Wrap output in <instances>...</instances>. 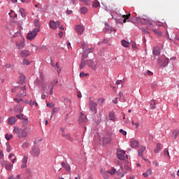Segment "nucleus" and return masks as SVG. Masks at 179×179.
Listing matches in <instances>:
<instances>
[{"mask_svg":"<svg viewBox=\"0 0 179 179\" xmlns=\"http://www.w3.org/2000/svg\"><path fill=\"white\" fill-rule=\"evenodd\" d=\"M55 87V85H52V87L49 86L48 88L50 90L49 94L50 95H52L53 94V89Z\"/></svg>","mask_w":179,"mask_h":179,"instance_id":"a19ab883","label":"nucleus"},{"mask_svg":"<svg viewBox=\"0 0 179 179\" xmlns=\"http://www.w3.org/2000/svg\"><path fill=\"white\" fill-rule=\"evenodd\" d=\"M40 32L39 29H34L32 31H29L27 34V38L30 41H33L36 36L38 35V33Z\"/></svg>","mask_w":179,"mask_h":179,"instance_id":"7ed1b4c3","label":"nucleus"},{"mask_svg":"<svg viewBox=\"0 0 179 179\" xmlns=\"http://www.w3.org/2000/svg\"><path fill=\"white\" fill-rule=\"evenodd\" d=\"M62 166L66 169V171L71 172V168L69 164H66L65 162H62Z\"/></svg>","mask_w":179,"mask_h":179,"instance_id":"2eb2a0df","label":"nucleus"},{"mask_svg":"<svg viewBox=\"0 0 179 179\" xmlns=\"http://www.w3.org/2000/svg\"><path fill=\"white\" fill-rule=\"evenodd\" d=\"M143 20H144L145 23L147 24H152V21L149 18H143Z\"/></svg>","mask_w":179,"mask_h":179,"instance_id":"bb28decb","label":"nucleus"},{"mask_svg":"<svg viewBox=\"0 0 179 179\" xmlns=\"http://www.w3.org/2000/svg\"><path fill=\"white\" fill-rule=\"evenodd\" d=\"M31 55V52L29 50H23L20 52L21 57H27Z\"/></svg>","mask_w":179,"mask_h":179,"instance_id":"9d476101","label":"nucleus"},{"mask_svg":"<svg viewBox=\"0 0 179 179\" xmlns=\"http://www.w3.org/2000/svg\"><path fill=\"white\" fill-rule=\"evenodd\" d=\"M152 53L155 55H159L160 54V50L159 48H154L152 50Z\"/></svg>","mask_w":179,"mask_h":179,"instance_id":"c85d7f7f","label":"nucleus"},{"mask_svg":"<svg viewBox=\"0 0 179 179\" xmlns=\"http://www.w3.org/2000/svg\"><path fill=\"white\" fill-rule=\"evenodd\" d=\"M178 134H179V130H173V135L174 136L175 138L178 137Z\"/></svg>","mask_w":179,"mask_h":179,"instance_id":"ea45409f","label":"nucleus"},{"mask_svg":"<svg viewBox=\"0 0 179 179\" xmlns=\"http://www.w3.org/2000/svg\"><path fill=\"white\" fill-rule=\"evenodd\" d=\"M85 65H87V60L83 61V59H82L81 63L80 64V69H83Z\"/></svg>","mask_w":179,"mask_h":179,"instance_id":"b1692460","label":"nucleus"},{"mask_svg":"<svg viewBox=\"0 0 179 179\" xmlns=\"http://www.w3.org/2000/svg\"><path fill=\"white\" fill-rule=\"evenodd\" d=\"M169 63V58L164 57V58H159L158 59V64H159V65L161 66H167Z\"/></svg>","mask_w":179,"mask_h":179,"instance_id":"39448f33","label":"nucleus"},{"mask_svg":"<svg viewBox=\"0 0 179 179\" xmlns=\"http://www.w3.org/2000/svg\"><path fill=\"white\" fill-rule=\"evenodd\" d=\"M122 46L125 47V48H128L129 45V43L126 41L125 40H122Z\"/></svg>","mask_w":179,"mask_h":179,"instance_id":"2f4dec72","label":"nucleus"},{"mask_svg":"<svg viewBox=\"0 0 179 179\" xmlns=\"http://www.w3.org/2000/svg\"><path fill=\"white\" fill-rule=\"evenodd\" d=\"M23 65H30V62L27 59H23Z\"/></svg>","mask_w":179,"mask_h":179,"instance_id":"8fccbe9b","label":"nucleus"},{"mask_svg":"<svg viewBox=\"0 0 179 179\" xmlns=\"http://www.w3.org/2000/svg\"><path fill=\"white\" fill-rule=\"evenodd\" d=\"M121 83H122V80H117V82H116V85H120Z\"/></svg>","mask_w":179,"mask_h":179,"instance_id":"680f3d73","label":"nucleus"},{"mask_svg":"<svg viewBox=\"0 0 179 179\" xmlns=\"http://www.w3.org/2000/svg\"><path fill=\"white\" fill-rule=\"evenodd\" d=\"M130 16H131V14L122 15L124 20H123V22H121V23H122V24L126 23L127 21L129 19Z\"/></svg>","mask_w":179,"mask_h":179,"instance_id":"a878e982","label":"nucleus"},{"mask_svg":"<svg viewBox=\"0 0 179 179\" xmlns=\"http://www.w3.org/2000/svg\"><path fill=\"white\" fill-rule=\"evenodd\" d=\"M117 157L120 160H124L125 158V152L121 150H117Z\"/></svg>","mask_w":179,"mask_h":179,"instance_id":"0eeeda50","label":"nucleus"},{"mask_svg":"<svg viewBox=\"0 0 179 179\" xmlns=\"http://www.w3.org/2000/svg\"><path fill=\"white\" fill-rule=\"evenodd\" d=\"M132 48L135 50L136 48V43L135 42H132Z\"/></svg>","mask_w":179,"mask_h":179,"instance_id":"052dcab7","label":"nucleus"},{"mask_svg":"<svg viewBox=\"0 0 179 179\" xmlns=\"http://www.w3.org/2000/svg\"><path fill=\"white\" fill-rule=\"evenodd\" d=\"M24 80H25V77L24 76H22L20 77V84L22 85H23L24 84Z\"/></svg>","mask_w":179,"mask_h":179,"instance_id":"a18cd8bd","label":"nucleus"},{"mask_svg":"<svg viewBox=\"0 0 179 179\" xmlns=\"http://www.w3.org/2000/svg\"><path fill=\"white\" fill-rule=\"evenodd\" d=\"M29 123L28 118H23L22 119V126L26 127Z\"/></svg>","mask_w":179,"mask_h":179,"instance_id":"7c9ffc66","label":"nucleus"},{"mask_svg":"<svg viewBox=\"0 0 179 179\" xmlns=\"http://www.w3.org/2000/svg\"><path fill=\"white\" fill-rule=\"evenodd\" d=\"M13 133L17 135V137L20 139H24L31 133L30 127H24V129H20V127H14L13 129Z\"/></svg>","mask_w":179,"mask_h":179,"instance_id":"f257e3e1","label":"nucleus"},{"mask_svg":"<svg viewBox=\"0 0 179 179\" xmlns=\"http://www.w3.org/2000/svg\"><path fill=\"white\" fill-rule=\"evenodd\" d=\"M28 146V143H24L22 144V147L23 148H27Z\"/></svg>","mask_w":179,"mask_h":179,"instance_id":"774afa93","label":"nucleus"},{"mask_svg":"<svg viewBox=\"0 0 179 179\" xmlns=\"http://www.w3.org/2000/svg\"><path fill=\"white\" fill-rule=\"evenodd\" d=\"M88 76V73H85L84 72H81L80 73V78H83V77H85V76Z\"/></svg>","mask_w":179,"mask_h":179,"instance_id":"3c124183","label":"nucleus"},{"mask_svg":"<svg viewBox=\"0 0 179 179\" xmlns=\"http://www.w3.org/2000/svg\"><path fill=\"white\" fill-rule=\"evenodd\" d=\"M5 168H6V170L10 171L11 169L13 168V165H11V164H7L5 165Z\"/></svg>","mask_w":179,"mask_h":179,"instance_id":"72a5a7b5","label":"nucleus"},{"mask_svg":"<svg viewBox=\"0 0 179 179\" xmlns=\"http://www.w3.org/2000/svg\"><path fill=\"white\" fill-rule=\"evenodd\" d=\"M14 101H17V103H20V101H23V99H17V98H15V99H14Z\"/></svg>","mask_w":179,"mask_h":179,"instance_id":"6e6d98bb","label":"nucleus"},{"mask_svg":"<svg viewBox=\"0 0 179 179\" xmlns=\"http://www.w3.org/2000/svg\"><path fill=\"white\" fill-rule=\"evenodd\" d=\"M120 132L124 136L127 135V131H124L122 129H120Z\"/></svg>","mask_w":179,"mask_h":179,"instance_id":"5fc2aeb1","label":"nucleus"},{"mask_svg":"<svg viewBox=\"0 0 179 179\" xmlns=\"http://www.w3.org/2000/svg\"><path fill=\"white\" fill-rule=\"evenodd\" d=\"M29 105L32 107L35 106L36 107L38 106V103L36 101L30 100Z\"/></svg>","mask_w":179,"mask_h":179,"instance_id":"473e14b6","label":"nucleus"},{"mask_svg":"<svg viewBox=\"0 0 179 179\" xmlns=\"http://www.w3.org/2000/svg\"><path fill=\"white\" fill-rule=\"evenodd\" d=\"M76 30L77 33L82 34L85 31V27H83V26H80V25H78L76 27Z\"/></svg>","mask_w":179,"mask_h":179,"instance_id":"ddd939ff","label":"nucleus"},{"mask_svg":"<svg viewBox=\"0 0 179 179\" xmlns=\"http://www.w3.org/2000/svg\"><path fill=\"white\" fill-rule=\"evenodd\" d=\"M104 99L103 98H99L98 99V103L100 106L102 105V103L104 102Z\"/></svg>","mask_w":179,"mask_h":179,"instance_id":"37998d69","label":"nucleus"},{"mask_svg":"<svg viewBox=\"0 0 179 179\" xmlns=\"http://www.w3.org/2000/svg\"><path fill=\"white\" fill-rule=\"evenodd\" d=\"M93 51V48H89L85 50V52L83 53L82 60L85 59L88 57V53H90Z\"/></svg>","mask_w":179,"mask_h":179,"instance_id":"f8f14e48","label":"nucleus"},{"mask_svg":"<svg viewBox=\"0 0 179 179\" xmlns=\"http://www.w3.org/2000/svg\"><path fill=\"white\" fill-rule=\"evenodd\" d=\"M6 140L10 141L11 138H13V134H6L5 136Z\"/></svg>","mask_w":179,"mask_h":179,"instance_id":"e433bc0d","label":"nucleus"},{"mask_svg":"<svg viewBox=\"0 0 179 179\" xmlns=\"http://www.w3.org/2000/svg\"><path fill=\"white\" fill-rule=\"evenodd\" d=\"M87 66H89V68H92V69L93 71H96V69H97L99 68L97 62H94L92 59L87 60Z\"/></svg>","mask_w":179,"mask_h":179,"instance_id":"20e7f679","label":"nucleus"},{"mask_svg":"<svg viewBox=\"0 0 179 179\" xmlns=\"http://www.w3.org/2000/svg\"><path fill=\"white\" fill-rule=\"evenodd\" d=\"M10 150H11L10 146V145H7V152H10Z\"/></svg>","mask_w":179,"mask_h":179,"instance_id":"0e129e2a","label":"nucleus"},{"mask_svg":"<svg viewBox=\"0 0 179 179\" xmlns=\"http://www.w3.org/2000/svg\"><path fill=\"white\" fill-rule=\"evenodd\" d=\"M119 96H120V99H122V98H123V93L122 92H120L119 93Z\"/></svg>","mask_w":179,"mask_h":179,"instance_id":"69168bd1","label":"nucleus"},{"mask_svg":"<svg viewBox=\"0 0 179 179\" xmlns=\"http://www.w3.org/2000/svg\"><path fill=\"white\" fill-rule=\"evenodd\" d=\"M100 173L104 179H109V173L108 171H103V169H101Z\"/></svg>","mask_w":179,"mask_h":179,"instance_id":"4468645a","label":"nucleus"},{"mask_svg":"<svg viewBox=\"0 0 179 179\" xmlns=\"http://www.w3.org/2000/svg\"><path fill=\"white\" fill-rule=\"evenodd\" d=\"M138 145V143L136 141H131V146L132 148H136Z\"/></svg>","mask_w":179,"mask_h":179,"instance_id":"5701e85b","label":"nucleus"},{"mask_svg":"<svg viewBox=\"0 0 179 179\" xmlns=\"http://www.w3.org/2000/svg\"><path fill=\"white\" fill-rule=\"evenodd\" d=\"M150 107H151V108L152 110L155 109L156 108V102L155 100H152L151 101V103L150 104Z\"/></svg>","mask_w":179,"mask_h":179,"instance_id":"c756f323","label":"nucleus"},{"mask_svg":"<svg viewBox=\"0 0 179 179\" xmlns=\"http://www.w3.org/2000/svg\"><path fill=\"white\" fill-rule=\"evenodd\" d=\"M33 48H34L35 50H38V48L36 45H34V44H30L29 45V48L31 49V50H33Z\"/></svg>","mask_w":179,"mask_h":179,"instance_id":"f704fd0d","label":"nucleus"},{"mask_svg":"<svg viewBox=\"0 0 179 179\" xmlns=\"http://www.w3.org/2000/svg\"><path fill=\"white\" fill-rule=\"evenodd\" d=\"M26 95H27V93L23 92L22 94H17V97H24V96H26Z\"/></svg>","mask_w":179,"mask_h":179,"instance_id":"de8ad7c7","label":"nucleus"},{"mask_svg":"<svg viewBox=\"0 0 179 179\" xmlns=\"http://www.w3.org/2000/svg\"><path fill=\"white\" fill-rule=\"evenodd\" d=\"M15 117L20 119V120H24V114H18L15 115Z\"/></svg>","mask_w":179,"mask_h":179,"instance_id":"c03bdc74","label":"nucleus"},{"mask_svg":"<svg viewBox=\"0 0 179 179\" xmlns=\"http://www.w3.org/2000/svg\"><path fill=\"white\" fill-rule=\"evenodd\" d=\"M57 84H58V80H56V79H55V80H53V81L51 83L50 87H52V85L55 86V85H57Z\"/></svg>","mask_w":179,"mask_h":179,"instance_id":"09e8293b","label":"nucleus"},{"mask_svg":"<svg viewBox=\"0 0 179 179\" xmlns=\"http://www.w3.org/2000/svg\"><path fill=\"white\" fill-rule=\"evenodd\" d=\"M82 48H83V49H85V50H87L86 49V48H87V44L85 43H83V44H82Z\"/></svg>","mask_w":179,"mask_h":179,"instance_id":"bf43d9fd","label":"nucleus"},{"mask_svg":"<svg viewBox=\"0 0 179 179\" xmlns=\"http://www.w3.org/2000/svg\"><path fill=\"white\" fill-rule=\"evenodd\" d=\"M108 174H110L111 176L114 175L116 172V169L113 168L110 171H107Z\"/></svg>","mask_w":179,"mask_h":179,"instance_id":"4c0bfd02","label":"nucleus"},{"mask_svg":"<svg viewBox=\"0 0 179 179\" xmlns=\"http://www.w3.org/2000/svg\"><path fill=\"white\" fill-rule=\"evenodd\" d=\"M146 75H148L150 76H153V73L150 71H147V74Z\"/></svg>","mask_w":179,"mask_h":179,"instance_id":"4d7b16f0","label":"nucleus"},{"mask_svg":"<svg viewBox=\"0 0 179 179\" xmlns=\"http://www.w3.org/2000/svg\"><path fill=\"white\" fill-rule=\"evenodd\" d=\"M55 104L52 102L46 103V106L49 108L55 107Z\"/></svg>","mask_w":179,"mask_h":179,"instance_id":"49530a36","label":"nucleus"},{"mask_svg":"<svg viewBox=\"0 0 179 179\" xmlns=\"http://www.w3.org/2000/svg\"><path fill=\"white\" fill-rule=\"evenodd\" d=\"M17 120L15 116L8 117V124L13 125L16 122Z\"/></svg>","mask_w":179,"mask_h":179,"instance_id":"f3484780","label":"nucleus"},{"mask_svg":"<svg viewBox=\"0 0 179 179\" xmlns=\"http://www.w3.org/2000/svg\"><path fill=\"white\" fill-rule=\"evenodd\" d=\"M4 158V155L3 151L0 150V159H3Z\"/></svg>","mask_w":179,"mask_h":179,"instance_id":"864d4df0","label":"nucleus"},{"mask_svg":"<svg viewBox=\"0 0 179 179\" xmlns=\"http://www.w3.org/2000/svg\"><path fill=\"white\" fill-rule=\"evenodd\" d=\"M50 27L52 29H57V26L60 25V22L59 21L55 22V21H50L49 23Z\"/></svg>","mask_w":179,"mask_h":179,"instance_id":"9b49d317","label":"nucleus"},{"mask_svg":"<svg viewBox=\"0 0 179 179\" xmlns=\"http://www.w3.org/2000/svg\"><path fill=\"white\" fill-rule=\"evenodd\" d=\"M77 96H78V98H79V99L82 98V93H80V92H79L78 93Z\"/></svg>","mask_w":179,"mask_h":179,"instance_id":"e2e57ef3","label":"nucleus"},{"mask_svg":"<svg viewBox=\"0 0 179 179\" xmlns=\"http://www.w3.org/2000/svg\"><path fill=\"white\" fill-rule=\"evenodd\" d=\"M90 109L91 112H93L94 114L97 113V103L94 102L93 101H90L89 103Z\"/></svg>","mask_w":179,"mask_h":179,"instance_id":"423d86ee","label":"nucleus"},{"mask_svg":"<svg viewBox=\"0 0 179 179\" xmlns=\"http://www.w3.org/2000/svg\"><path fill=\"white\" fill-rule=\"evenodd\" d=\"M59 37H62L64 36V32L63 31H59Z\"/></svg>","mask_w":179,"mask_h":179,"instance_id":"338daca9","label":"nucleus"},{"mask_svg":"<svg viewBox=\"0 0 179 179\" xmlns=\"http://www.w3.org/2000/svg\"><path fill=\"white\" fill-rule=\"evenodd\" d=\"M86 120V116L85 115H83L79 118V123H83Z\"/></svg>","mask_w":179,"mask_h":179,"instance_id":"cd10ccee","label":"nucleus"},{"mask_svg":"<svg viewBox=\"0 0 179 179\" xmlns=\"http://www.w3.org/2000/svg\"><path fill=\"white\" fill-rule=\"evenodd\" d=\"M99 6H100V3H99V2L97 1H94V2L93 3V4H92V6H93L94 8H97V7H99Z\"/></svg>","mask_w":179,"mask_h":179,"instance_id":"79ce46f5","label":"nucleus"},{"mask_svg":"<svg viewBox=\"0 0 179 179\" xmlns=\"http://www.w3.org/2000/svg\"><path fill=\"white\" fill-rule=\"evenodd\" d=\"M150 175H152V170L150 169H148V170H147V172L143 174V176H144V178H147Z\"/></svg>","mask_w":179,"mask_h":179,"instance_id":"393cba45","label":"nucleus"},{"mask_svg":"<svg viewBox=\"0 0 179 179\" xmlns=\"http://www.w3.org/2000/svg\"><path fill=\"white\" fill-rule=\"evenodd\" d=\"M152 164H153L155 166H156V167H157V166H159V163H158L157 161L153 162H152Z\"/></svg>","mask_w":179,"mask_h":179,"instance_id":"13d9d810","label":"nucleus"},{"mask_svg":"<svg viewBox=\"0 0 179 179\" xmlns=\"http://www.w3.org/2000/svg\"><path fill=\"white\" fill-rule=\"evenodd\" d=\"M20 13L22 17H26V14H25L24 10L23 8L20 9Z\"/></svg>","mask_w":179,"mask_h":179,"instance_id":"58836bf2","label":"nucleus"},{"mask_svg":"<svg viewBox=\"0 0 179 179\" xmlns=\"http://www.w3.org/2000/svg\"><path fill=\"white\" fill-rule=\"evenodd\" d=\"M15 45H17V46L18 47V50H22V48H24L25 46V43L24 41H22L21 43H15Z\"/></svg>","mask_w":179,"mask_h":179,"instance_id":"4be33fe9","label":"nucleus"},{"mask_svg":"<svg viewBox=\"0 0 179 179\" xmlns=\"http://www.w3.org/2000/svg\"><path fill=\"white\" fill-rule=\"evenodd\" d=\"M109 120L113 121V122H115L117 121V117H115V114L113 112H110L109 114Z\"/></svg>","mask_w":179,"mask_h":179,"instance_id":"6ab92c4d","label":"nucleus"},{"mask_svg":"<svg viewBox=\"0 0 179 179\" xmlns=\"http://www.w3.org/2000/svg\"><path fill=\"white\" fill-rule=\"evenodd\" d=\"M146 150V148L145 146L140 147V149H138V156L143 157V153Z\"/></svg>","mask_w":179,"mask_h":179,"instance_id":"aec40b11","label":"nucleus"},{"mask_svg":"<svg viewBox=\"0 0 179 179\" xmlns=\"http://www.w3.org/2000/svg\"><path fill=\"white\" fill-rule=\"evenodd\" d=\"M87 11H88V10H87L86 8H85V7L81 8L80 10V13H82V14H85V13H86Z\"/></svg>","mask_w":179,"mask_h":179,"instance_id":"c9c22d12","label":"nucleus"},{"mask_svg":"<svg viewBox=\"0 0 179 179\" xmlns=\"http://www.w3.org/2000/svg\"><path fill=\"white\" fill-rule=\"evenodd\" d=\"M62 137L64 138L66 140H68L71 143H73L74 140L69 133H62Z\"/></svg>","mask_w":179,"mask_h":179,"instance_id":"6e6552de","label":"nucleus"},{"mask_svg":"<svg viewBox=\"0 0 179 179\" xmlns=\"http://www.w3.org/2000/svg\"><path fill=\"white\" fill-rule=\"evenodd\" d=\"M164 155L169 156V150H168V149H165V150H164Z\"/></svg>","mask_w":179,"mask_h":179,"instance_id":"603ef678","label":"nucleus"},{"mask_svg":"<svg viewBox=\"0 0 179 179\" xmlns=\"http://www.w3.org/2000/svg\"><path fill=\"white\" fill-rule=\"evenodd\" d=\"M34 24L35 28L34 29H38V31H41V27H40V23L39 21L38 20H35L34 21Z\"/></svg>","mask_w":179,"mask_h":179,"instance_id":"a211bd4d","label":"nucleus"},{"mask_svg":"<svg viewBox=\"0 0 179 179\" xmlns=\"http://www.w3.org/2000/svg\"><path fill=\"white\" fill-rule=\"evenodd\" d=\"M112 141V134H106L103 140V144H109L110 141Z\"/></svg>","mask_w":179,"mask_h":179,"instance_id":"1a4fd4ad","label":"nucleus"},{"mask_svg":"<svg viewBox=\"0 0 179 179\" xmlns=\"http://www.w3.org/2000/svg\"><path fill=\"white\" fill-rule=\"evenodd\" d=\"M30 155L34 158L38 157L41 155V149L38 147H33L30 151Z\"/></svg>","mask_w":179,"mask_h":179,"instance_id":"f03ea898","label":"nucleus"},{"mask_svg":"<svg viewBox=\"0 0 179 179\" xmlns=\"http://www.w3.org/2000/svg\"><path fill=\"white\" fill-rule=\"evenodd\" d=\"M162 148H163V147L162 146L161 144H157V147H156V148H155V151H154V152H155V154H157V153H158L159 152H160V151L162 150Z\"/></svg>","mask_w":179,"mask_h":179,"instance_id":"412c9836","label":"nucleus"},{"mask_svg":"<svg viewBox=\"0 0 179 179\" xmlns=\"http://www.w3.org/2000/svg\"><path fill=\"white\" fill-rule=\"evenodd\" d=\"M27 161H28V157H24L22 162L23 164L21 165V169H24L27 167Z\"/></svg>","mask_w":179,"mask_h":179,"instance_id":"dca6fc26","label":"nucleus"}]
</instances>
